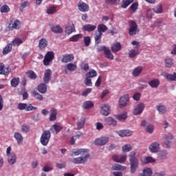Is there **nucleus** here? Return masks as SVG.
<instances>
[{
	"mask_svg": "<svg viewBox=\"0 0 176 176\" xmlns=\"http://www.w3.org/2000/svg\"><path fill=\"white\" fill-rule=\"evenodd\" d=\"M79 156L78 157L74 158L72 160V163L74 164H83L86 163L87 160H89V157H90V154L89 153V149L87 148H78L76 151L72 152L70 154V156Z\"/></svg>",
	"mask_w": 176,
	"mask_h": 176,
	"instance_id": "nucleus-1",
	"label": "nucleus"
},
{
	"mask_svg": "<svg viewBox=\"0 0 176 176\" xmlns=\"http://www.w3.org/2000/svg\"><path fill=\"white\" fill-rule=\"evenodd\" d=\"M129 162H130V173L131 174H135V171L138 168V166L140 165V162L138 159L135 157V151L131 152L129 155Z\"/></svg>",
	"mask_w": 176,
	"mask_h": 176,
	"instance_id": "nucleus-2",
	"label": "nucleus"
},
{
	"mask_svg": "<svg viewBox=\"0 0 176 176\" xmlns=\"http://www.w3.org/2000/svg\"><path fill=\"white\" fill-rule=\"evenodd\" d=\"M51 137H52V133H50V131L49 130L44 131L40 138L41 144H42L43 146H46V145L49 144V141H50Z\"/></svg>",
	"mask_w": 176,
	"mask_h": 176,
	"instance_id": "nucleus-3",
	"label": "nucleus"
},
{
	"mask_svg": "<svg viewBox=\"0 0 176 176\" xmlns=\"http://www.w3.org/2000/svg\"><path fill=\"white\" fill-rule=\"evenodd\" d=\"M17 109L19 111H25L26 112H30L31 111H36L37 107L32 106L31 103H19L17 106Z\"/></svg>",
	"mask_w": 176,
	"mask_h": 176,
	"instance_id": "nucleus-4",
	"label": "nucleus"
},
{
	"mask_svg": "<svg viewBox=\"0 0 176 176\" xmlns=\"http://www.w3.org/2000/svg\"><path fill=\"white\" fill-rule=\"evenodd\" d=\"M129 34L131 36L135 35L137 32H138V26L137 25V23L134 21H129Z\"/></svg>",
	"mask_w": 176,
	"mask_h": 176,
	"instance_id": "nucleus-5",
	"label": "nucleus"
},
{
	"mask_svg": "<svg viewBox=\"0 0 176 176\" xmlns=\"http://www.w3.org/2000/svg\"><path fill=\"white\" fill-rule=\"evenodd\" d=\"M54 58V52H48L44 56L43 64L44 65H49L51 61Z\"/></svg>",
	"mask_w": 176,
	"mask_h": 176,
	"instance_id": "nucleus-6",
	"label": "nucleus"
},
{
	"mask_svg": "<svg viewBox=\"0 0 176 176\" xmlns=\"http://www.w3.org/2000/svg\"><path fill=\"white\" fill-rule=\"evenodd\" d=\"M109 141V138L108 137H100L94 140L95 145H98L99 146H104Z\"/></svg>",
	"mask_w": 176,
	"mask_h": 176,
	"instance_id": "nucleus-7",
	"label": "nucleus"
},
{
	"mask_svg": "<svg viewBox=\"0 0 176 176\" xmlns=\"http://www.w3.org/2000/svg\"><path fill=\"white\" fill-rule=\"evenodd\" d=\"M144 109H145V104L144 103H140L133 109V114L135 116L140 115V113H142Z\"/></svg>",
	"mask_w": 176,
	"mask_h": 176,
	"instance_id": "nucleus-8",
	"label": "nucleus"
},
{
	"mask_svg": "<svg viewBox=\"0 0 176 176\" xmlns=\"http://www.w3.org/2000/svg\"><path fill=\"white\" fill-rule=\"evenodd\" d=\"M129 100L128 94L124 95V96H122L119 100L120 108H124V107L127 105V103L129 102Z\"/></svg>",
	"mask_w": 176,
	"mask_h": 176,
	"instance_id": "nucleus-9",
	"label": "nucleus"
},
{
	"mask_svg": "<svg viewBox=\"0 0 176 176\" xmlns=\"http://www.w3.org/2000/svg\"><path fill=\"white\" fill-rule=\"evenodd\" d=\"M12 69L9 66L5 67V64L0 63V75H9Z\"/></svg>",
	"mask_w": 176,
	"mask_h": 176,
	"instance_id": "nucleus-10",
	"label": "nucleus"
},
{
	"mask_svg": "<svg viewBox=\"0 0 176 176\" xmlns=\"http://www.w3.org/2000/svg\"><path fill=\"white\" fill-rule=\"evenodd\" d=\"M78 8L80 12H89V10L90 9V8L89 7V5H87V3H86L83 1H81L78 2Z\"/></svg>",
	"mask_w": 176,
	"mask_h": 176,
	"instance_id": "nucleus-11",
	"label": "nucleus"
},
{
	"mask_svg": "<svg viewBox=\"0 0 176 176\" xmlns=\"http://www.w3.org/2000/svg\"><path fill=\"white\" fill-rule=\"evenodd\" d=\"M75 56L72 54H67L63 56L61 62L62 63H71V61H74Z\"/></svg>",
	"mask_w": 176,
	"mask_h": 176,
	"instance_id": "nucleus-12",
	"label": "nucleus"
},
{
	"mask_svg": "<svg viewBox=\"0 0 176 176\" xmlns=\"http://www.w3.org/2000/svg\"><path fill=\"white\" fill-rule=\"evenodd\" d=\"M159 149H160V144H159V143L156 142H153L149 146L150 152H151L152 153H156L157 152H159Z\"/></svg>",
	"mask_w": 176,
	"mask_h": 176,
	"instance_id": "nucleus-13",
	"label": "nucleus"
},
{
	"mask_svg": "<svg viewBox=\"0 0 176 176\" xmlns=\"http://www.w3.org/2000/svg\"><path fill=\"white\" fill-rule=\"evenodd\" d=\"M51 78H52V70L48 69L45 70V72L44 73L43 82L45 84L49 83V82H50Z\"/></svg>",
	"mask_w": 176,
	"mask_h": 176,
	"instance_id": "nucleus-14",
	"label": "nucleus"
},
{
	"mask_svg": "<svg viewBox=\"0 0 176 176\" xmlns=\"http://www.w3.org/2000/svg\"><path fill=\"white\" fill-rule=\"evenodd\" d=\"M112 159L114 162H116V163H124L126 160V155H113Z\"/></svg>",
	"mask_w": 176,
	"mask_h": 176,
	"instance_id": "nucleus-15",
	"label": "nucleus"
},
{
	"mask_svg": "<svg viewBox=\"0 0 176 176\" xmlns=\"http://www.w3.org/2000/svg\"><path fill=\"white\" fill-rule=\"evenodd\" d=\"M109 112H111L109 105L107 104H102V106L101 107L100 113H102V115H104V116H108V115H109Z\"/></svg>",
	"mask_w": 176,
	"mask_h": 176,
	"instance_id": "nucleus-16",
	"label": "nucleus"
},
{
	"mask_svg": "<svg viewBox=\"0 0 176 176\" xmlns=\"http://www.w3.org/2000/svg\"><path fill=\"white\" fill-rule=\"evenodd\" d=\"M49 43L46 38H41L38 43V47L40 50H45V47H47Z\"/></svg>",
	"mask_w": 176,
	"mask_h": 176,
	"instance_id": "nucleus-17",
	"label": "nucleus"
},
{
	"mask_svg": "<svg viewBox=\"0 0 176 176\" xmlns=\"http://www.w3.org/2000/svg\"><path fill=\"white\" fill-rule=\"evenodd\" d=\"M140 162L142 164H149V163H155V160L152 157H144L141 158Z\"/></svg>",
	"mask_w": 176,
	"mask_h": 176,
	"instance_id": "nucleus-18",
	"label": "nucleus"
},
{
	"mask_svg": "<svg viewBox=\"0 0 176 176\" xmlns=\"http://www.w3.org/2000/svg\"><path fill=\"white\" fill-rule=\"evenodd\" d=\"M122 50V44L120 42H117L113 43L111 46V52L113 53H118V52H120Z\"/></svg>",
	"mask_w": 176,
	"mask_h": 176,
	"instance_id": "nucleus-19",
	"label": "nucleus"
},
{
	"mask_svg": "<svg viewBox=\"0 0 176 176\" xmlns=\"http://www.w3.org/2000/svg\"><path fill=\"white\" fill-rule=\"evenodd\" d=\"M104 121L107 123V124H108L109 126H116V124H118V121H116V120H115L112 117H107V118H106L104 119Z\"/></svg>",
	"mask_w": 176,
	"mask_h": 176,
	"instance_id": "nucleus-20",
	"label": "nucleus"
},
{
	"mask_svg": "<svg viewBox=\"0 0 176 176\" xmlns=\"http://www.w3.org/2000/svg\"><path fill=\"white\" fill-rule=\"evenodd\" d=\"M96 28L97 27L96 25L91 24H87L82 27V30L84 31H87V32H93V31H94Z\"/></svg>",
	"mask_w": 176,
	"mask_h": 176,
	"instance_id": "nucleus-21",
	"label": "nucleus"
},
{
	"mask_svg": "<svg viewBox=\"0 0 176 176\" xmlns=\"http://www.w3.org/2000/svg\"><path fill=\"white\" fill-rule=\"evenodd\" d=\"M120 137H130L133 135V131L130 130H122L118 132Z\"/></svg>",
	"mask_w": 176,
	"mask_h": 176,
	"instance_id": "nucleus-22",
	"label": "nucleus"
},
{
	"mask_svg": "<svg viewBox=\"0 0 176 176\" xmlns=\"http://www.w3.org/2000/svg\"><path fill=\"white\" fill-rule=\"evenodd\" d=\"M17 157L14 153H11L10 155H8V162L9 164H14L16 163Z\"/></svg>",
	"mask_w": 176,
	"mask_h": 176,
	"instance_id": "nucleus-23",
	"label": "nucleus"
},
{
	"mask_svg": "<svg viewBox=\"0 0 176 176\" xmlns=\"http://www.w3.org/2000/svg\"><path fill=\"white\" fill-rule=\"evenodd\" d=\"M38 90L39 93L45 94L46 91H47V85H46L45 83H41L38 85Z\"/></svg>",
	"mask_w": 176,
	"mask_h": 176,
	"instance_id": "nucleus-24",
	"label": "nucleus"
},
{
	"mask_svg": "<svg viewBox=\"0 0 176 176\" xmlns=\"http://www.w3.org/2000/svg\"><path fill=\"white\" fill-rule=\"evenodd\" d=\"M102 38V33H98V32H96L94 34L95 44L100 45Z\"/></svg>",
	"mask_w": 176,
	"mask_h": 176,
	"instance_id": "nucleus-25",
	"label": "nucleus"
},
{
	"mask_svg": "<svg viewBox=\"0 0 176 176\" xmlns=\"http://www.w3.org/2000/svg\"><path fill=\"white\" fill-rule=\"evenodd\" d=\"M74 31L75 25H74V23H71L65 28V32L67 34V35L72 34L73 32H74Z\"/></svg>",
	"mask_w": 176,
	"mask_h": 176,
	"instance_id": "nucleus-26",
	"label": "nucleus"
},
{
	"mask_svg": "<svg viewBox=\"0 0 176 176\" xmlns=\"http://www.w3.org/2000/svg\"><path fill=\"white\" fill-rule=\"evenodd\" d=\"M148 85L153 89H156L159 87V85H160V82L157 79H154V80H150L148 82Z\"/></svg>",
	"mask_w": 176,
	"mask_h": 176,
	"instance_id": "nucleus-27",
	"label": "nucleus"
},
{
	"mask_svg": "<svg viewBox=\"0 0 176 176\" xmlns=\"http://www.w3.org/2000/svg\"><path fill=\"white\" fill-rule=\"evenodd\" d=\"M14 138H15V140L17 142V144H23V135H21V133L16 132L14 133Z\"/></svg>",
	"mask_w": 176,
	"mask_h": 176,
	"instance_id": "nucleus-28",
	"label": "nucleus"
},
{
	"mask_svg": "<svg viewBox=\"0 0 176 176\" xmlns=\"http://www.w3.org/2000/svg\"><path fill=\"white\" fill-rule=\"evenodd\" d=\"M13 47V45L12 43H8L6 47L3 50V54L5 56L6 54H8V53H10L12 52V49Z\"/></svg>",
	"mask_w": 176,
	"mask_h": 176,
	"instance_id": "nucleus-29",
	"label": "nucleus"
},
{
	"mask_svg": "<svg viewBox=\"0 0 176 176\" xmlns=\"http://www.w3.org/2000/svg\"><path fill=\"white\" fill-rule=\"evenodd\" d=\"M153 12L157 14L163 13V5L162 3L157 4L155 7L153 9Z\"/></svg>",
	"mask_w": 176,
	"mask_h": 176,
	"instance_id": "nucleus-30",
	"label": "nucleus"
},
{
	"mask_svg": "<svg viewBox=\"0 0 176 176\" xmlns=\"http://www.w3.org/2000/svg\"><path fill=\"white\" fill-rule=\"evenodd\" d=\"M142 69H144V68L142 67V66H138L136 68H135L132 72V75L133 76H138V75H140V74H141L142 72Z\"/></svg>",
	"mask_w": 176,
	"mask_h": 176,
	"instance_id": "nucleus-31",
	"label": "nucleus"
},
{
	"mask_svg": "<svg viewBox=\"0 0 176 176\" xmlns=\"http://www.w3.org/2000/svg\"><path fill=\"white\" fill-rule=\"evenodd\" d=\"M57 116V110L55 109H52L50 111V120L51 122H54L56 120V118Z\"/></svg>",
	"mask_w": 176,
	"mask_h": 176,
	"instance_id": "nucleus-32",
	"label": "nucleus"
},
{
	"mask_svg": "<svg viewBox=\"0 0 176 176\" xmlns=\"http://www.w3.org/2000/svg\"><path fill=\"white\" fill-rule=\"evenodd\" d=\"M138 54H140V50H131L129 52V57H130V58H134V57H135V56H138Z\"/></svg>",
	"mask_w": 176,
	"mask_h": 176,
	"instance_id": "nucleus-33",
	"label": "nucleus"
},
{
	"mask_svg": "<svg viewBox=\"0 0 176 176\" xmlns=\"http://www.w3.org/2000/svg\"><path fill=\"white\" fill-rule=\"evenodd\" d=\"M108 30V27L104 24H100L98 25V32L99 34H102V32H105V31Z\"/></svg>",
	"mask_w": 176,
	"mask_h": 176,
	"instance_id": "nucleus-34",
	"label": "nucleus"
},
{
	"mask_svg": "<svg viewBox=\"0 0 176 176\" xmlns=\"http://www.w3.org/2000/svg\"><path fill=\"white\" fill-rule=\"evenodd\" d=\"M85 122L86 118H85V117L81 118L77 123V130H80V129H82L83 126H85Z\"/></svg>",
	"mask_w": 176,
	"mask_h": 176,
	"instance_id": "nucleus-35",
	"label": "nucleus"
},
{
	"mask_svg": "<svg viewBox=\"0 0 176 176\" xmlns=\"http://www.w3.org/2000/svg\"><path fill=\"white\" fill-rule=\"evenodd\" d=\"M26 75L28 78H30V79L35 80L36 79V78H38V76L36 75V74H35L34 72L32 70H30L27 72Z\"/></svg>",
	"mask_w": 176,
	"mask_h": 176,
	"instance_id": "nucleus-36",
	"label": "nucleus"
},
{
	"mask_svg": "<svg viewBox=\"0 0 176 176\" xmlns=\"http://www.w3.org/2000/svg\"><path fill=\"white\" fill-rule=\"evenodd\" d=\"M52 31L55 32V34H61L63 28L60 25H55L52 27Z\"/></svg>",
	"mask_w": 176,
	"mask_h": 176,
	"instance_id": "nucleus-37",
	"label": "nucleus"
},
{
	"mask_svg": "<svg viewBox=\"0 0 176 176\" xmlns=\"http://www.w3.org/2000/svg\"><path fill=\"white\" fill-rule=\"evenodd\" d=\"M134 0H122V3L121 5V8L122 9H126L131 3H133Z\"/></svg>",
	"mask_w": 176,
	"mask_h": 176,
	"instance_id": "nucleus-38",
	"label": "nucleus"
},
{
	"mask_svg": "<svg viewBox=\"0 0 176 176\" xmlns=\"http://www.w3.org/2000/svg\"><path fill=\"white\" fill-rule=\"evenodd\" d=\"M92 107H94V104L91 101H86L82 104L84 109H90Z\"/></svg>",
	"mask_w": 176,
	"mask_h": 176,
	"instance_id": "nucleus-39",
	"label": "nucleus"
},
{
	"mask_svg": "<svg viewBox=\"0 0 176 176\" xmlns=\"http://www.w3.org/2000/svg\"><path fill=\"white\" fill-rule=\"evenodd\" d=\"M20 25H21V22L19 19H16L12 23V28L13 30H19Z\"/></svg>",
	"mask_w": 176,
	"mask_h": 176,
	"instance_id": "nucleus-40",
	"label": "nucleus"
},
{
	"mask_svg": "<svg viewBox=\"0 0 176 176\" xmlns=\"http://www.w3.org/2000/svg\"><path fill=\"white\" fill-rule=\"evenodd\" d=\"M85 76L89 78H96V76H97V72L94 69H91L86 74Z\"/></svg>",
	"mask_w": 176,
	"mask_h": 176,
	"instance_id": "nucleus-41",
	"label": "nucleus"
},
{
	"mask_svg": "<svg viewBox=\"0 0 176 176\" xmlns=\"http://www.w3.org/2000/svg\"><path fill=\"white\" fill-rule=\"evenodd\" d=\"M165 65L167 68H171L174 65V60L173 58H166L165 60Z\"/></svg>",
	"mask_w": 176,
	"mask_h": 176,
	"instance_id": "nucleus-42",
	"label": "nucleus"
},
{
	"mask_svg": "<svg viewBox=\"0 0 176 176\" xmlns=\"http://www.w3.org/2000/svg\"><path fill=\"white\" fill-rule=\"evenodd\" d=\"M19 83H20V78L18 77H15L11 80V86H12V87H17Z\"/></svg>",
	"mask_w": 176,
	"mask_h": 176,
	"instance_id": "nucleus-43",
	"label": "nucleus"
},
{
	"mask_svg": "<svg viewBox=\"0 0 176 176\" xmlns=\"http://www.w3.org/2000/svg\"><path fill=\"white\" fill-rule=\"evenodd\" d=\"M67 68L71 72H74V71H76V69L78 68V67L76 66V64L70 63L67 65Z\"/></svg>",
	"mask_w": 176,
	"mask_h": 176,
	"instance_id": "nucleus-44",
	"label": "nucleus"
},
{
	"mask_svg": "<svg viewBox=\"0 0 176 176\" xmlns=\"http://www.w3.org/2000/svg\"><path fill=\"white\" fill-rule=\"evenodd\" d=\"M80 39H82V34H75L69 38L70 42H78Z\"/></svg>",
	"mask_w": 176,
	"mask_h": 176,
	"instance_id": "nucleus-45",
	"label": "nucleus"
},
{
	"mask_svg": "<svg viewBox=\"0 0 176 176\" xmlns=\"http://www.w3.org/2000/svg\"><path fill=\"white\" fill-rule=\"evenodd\" d=\"M57 12V8L56 6H50L47 9V14H54V13H56Z\"/></svg>",
	"mask_w": 176,
	"mask_h": 176,
	"instance_id": "nucleus-46",
	"label": "nucleus"
},
{
	"mask_svg": "<svg viewBox=\"0 0 176 176\" xmlns=\"http://www.w3.org/2000/svg\"><path fill=\"white\" fill-rule=\"evenodd\" d=\"M63 129V126L58 125V124H54L52 128L50 129L51 131H53L54 130L56 131V134H58L60 133V131Z\"/></svg>",
	"mask_w": 176,
	"mask_h": 176,
	"instance_id": "nucleus-47",
	"label": "nucleus"
},
{
	"mask_svg": "<svg viewBox=\"0 0 176 176\" xmlns=\"http://www.w3.org/2000/svg\"><path fill=\"white\" fill-rule=\"evenodd\" d=\"M153 172L152 169L150 168H144L143 170L142 175L144 176H152Z\"/></svg>",
	"mask_w": 176,
	"mask_h": 176,
	"instance_id": "nucleus-48",
	"label": "nucleus"
},
{
	"mask_svg": "<svg viewBox=\"0 0 176 176\" xmlns=\"http://www.w3.org/2000/svg\"><path fill=\"white\" fill-rule=\"evenodd\" d=\"M116 119H118V120L120 121L126 120V119H127V113H123L120 115H116Z\"/></svg>",
	"mask_w": 176,
	"mask_h": 176,
	"instance_id": "nucleus-49",
	"label": "nucleus"
},
{
	"mask_svg": "<svg viewBox=\"0 0 176 176\" xmlns=\"http://www.w3.org/2000/svg\"><path fill=\"white\" fill-rule=\"evenodd\" d=\"M104 54L106 56V58H108L109 60H113V54L111 52V50H106L104 51Z\"/></svg>",
	"mask_w": 176,
	"mask_h": 176,
	"instance_id": "nucleus-50",
	"label": "nucleus"
},
{
	"mask_svg": "<svg viewBox=\"0 0 176 176\" xmlns=\"http://www.w3.org/2000/svg\"><path fill=\"white\" fill-rule=\"evenodd\" d=\"M22 43H23V40H21V38H15L12 41L13 46H20V45H21Z\"/></svg>",
	"mask_w": 176,
	"mask_h": 176,
	"instance_id": "nucleus-51",
	"label": "nucleus"
},
{
	"mask_svg": "<svg viewBox=\"0 0 176 176\" xmlns=\"http://www.w3.org/2000/svg\"><path fill=\"white\" fill-rule=\"evenodd\" d=\"M164 76L168 80H176V73L173 74H166Z\"/></svg>",
	"mask_w": 176,
	"mask_h": 176,
	"instance_id": "nucleus-52",
	"label": "nucleus"
},
{
	"mask_svg": "<svg viewBox=\"0 0 176 176\" xmlns=\"http://www.w3.org/2000/svg\"><path fill=\"white\" fill-rule=\"evenodd\" d=\"M130 9L132 11V13H135L138 10V2L133 3L130 6Z\"/></svg>",
	"mask_w": 176,
	"mask_h": 176,
	"instance_id": "nucleus-53",
	"label": "nucleus"
},
{
	"mask_svg": "<svg viewBox=\"0 0 176 176\" xmlns=\"http://www.w3.org/2000/svg\"><path fill=\"white\" fill-rule=\"evenodd\" d=\"M0 12L1 13H8V12H10V8L8 5H4L1 8Z\"/></svg>",
	"mask_w": 176,
	"mask_h": 176,
	"instance_id": "nucleus-54",
	"label": "nucleus"
},
{
	"mask_svg": "<svg viewBox=\"0 0 176 176\" xmlns=\"http://www.w3.org/2000/svg\"><path fill=\"white\" fill-rule=\"evenodd\" d=\"M154 131H155V126L152 124H148L146 127V131L149 134H152V133H153Z\"/></svg>",
	"mask_w": 176,
	"mask_h": 176,
	"instance_id": "nucleus-55",
	"label": "nucleus"
},
{
	"mask_svg": "<svg viewBox=\"0 0 176 176\" xmlns=\"http://www.w3.org/2000/svg\"><path fill=\"white\" fill-rule=\"evenodd\" d=\"M157 110L159 111L160 113H166V112H167V109L164 105L157 106Z\"/></svg>",
	"mask_w": 176,
	"mask_h": 176,
	"instance_id": "nucleus-56",
	"label": "nucleus"
},
{
	"mask_svg": "<svg viewBox=\"0 0 176 176\" xmlns=\"http://www.w3.org/2000/svg\"><path fill=\"white\" fill-rule=\"evenodd\" d=\"M122 168H123V167L118 164H113L111 167V170H113V171H120Z\"/></svg>",
	"mask_w": 176,
	"mask_h": 176,
	"instance_id": "nucleus-57",
	"label": "nucleus"
},
{
	"mask_svg": "<svg viewBox=\"0 0 176 176\" xmlns=\"http://www.w3.org/2000/svg\"><path fill=\"white\" fill-rule=\"evenodd\" d=\"M21 131H22V133L27 134V133H28V131H30V126H28L27 124L22 125Z\"/></svg>",
	"mask_w": 176,
	"mask_h": 176,
	"instance_id": "nucleus-58",
	"label": "nucleus"
},
{
	"mask_svg": "<svg viewBox=\"0 0 176 176\" xmlns=\"http://www.w3.org/2000/svg\"><path fill=\"white\" fill-rule=\"evenodd\" d=\"M91 42V38H90V36H87L84 37V43L85 46H90Z\"/></svg>",
	"mask_w": 176,
	"mask_h": 176,
	"instance_id": "nucleus-59",
	"label": "nucleus"
},
{
	"mask_svg": "<svg viewBox=\"0 0 176 176\" xmlns=\"http://www.w3.org/2000/svg\"><path fill=\"white\" fill-rule=\"evenodd\" d=\"M133 148L131 147V144H125L124 146H122V151L123 152H130Z\"/></svg>",
	"mask_w": 176,
	"mask_h": 176,
	"instance_id": "nucleus-60",
	"label": "nucleus"
},
{
	"mask_svg": "<svg viewBox=\"0 0 176 176\" xmlns=\"http://www.w3.org/2000/svg\"><path fill=\"white\" fill-rule=\"evenodd\" d=\"M33 94L36 100H38V101H42V100H43V96L41 95L39 93L34 91Z\"/></svg>",
	"mask_w": 176,
	"mask_h": 176,
	"instance_id": "nucleus-61",
	"label": "nucleus"
},
{
	"mask_svg": "<svg viewBox=\"0 0 176 176\" xmlns=\"http://www.w3.org/2000/svg\"><path fill=\"white\" fill-rule=\"evenodd\" d=\"M158 157H160V159H166V157H167V151H161L159 153Z\"/></svg>",
	"mask_w": 176,
	"mask_h": 176,
	"instance_id": "nucleus-62",
	"label": "nucleus"
},
{
	"mask_svg": "<svg viewBox=\"0 0 176 176\" xmlns=\"http://www.w3.org/2000/svg\"><path fill=\"white\" fill-rule=\"evenodd\" d=\"M84 82L86 86H93V83L91 82V79H90V78L86 77Z\"/></svg>",
	"mask_w": 176,
	"mask_h": 176,
	"instance_id": "nucleus-63",
	"label": "nucleus"
},
{
	"mask_svg": "<svg viewBox=\"0 0 176 176\" xmlns=\"http://www.w3.org/2000/svg\"><path fill=\"white\" fill-rule=\"evenodd\" d=\"M90 93H91V88H88L81 94V96L83 97H87Z\"/></svg>",
	"mask_w": 176,
	"mask_h": 176,
	"instance_id": "nucleus-64",
	"label": "nucleus"
}]
</instances>
